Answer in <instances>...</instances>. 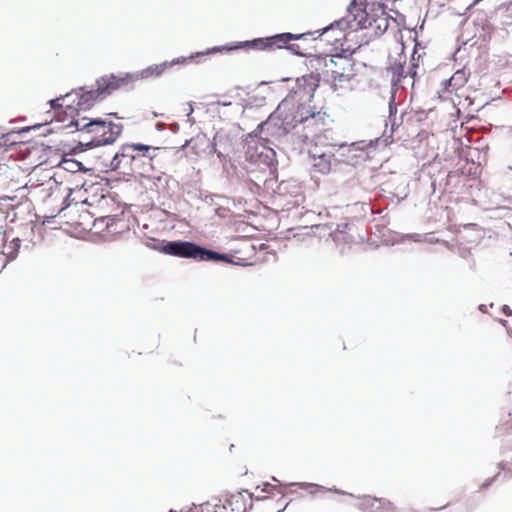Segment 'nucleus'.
Listing matches in <instances>:
<instances>
[{
  "instance_id": "f257e3e1",
  "label": "nucleus",
  "mask_w": 512,
  "mask_h": 512,
  "mask_svg": "<svg viewBox=\"0 0 512 512\" xmlns=\"http://www.w3.org/2000/svg\"><path fill=\"white\" fill-rule=\"evenodd\" d=\"M86 192L87 189H78L75 192L78 197L72 198V193L66 196L64 200L65 206L59 211L62 218H65L66 224L85 228V226L92 222L95 214H99V219L114 221L115 218L102 214L104 206L112 201L111 198L104 194H101L98 198L95 196L92 198L88 196L83 197V194Z\"/></svg>"
},
{
  "instance_id": "f03ea898",
  "label": "nucleus",
  "mask_w": 512,
  "mask_h": 512,
  "mask_svg": "<svg viewBox=\"0 0 512 512\" xmlns=\"http://www.w3.org/2000/svg\"><path fill=\"white\" fill-rule=\"evenodd\" d=\"M68 127L90 134L89 144L94 147L113 143L121 133V126L94 117L73 118Z\"/></svg>"
},
{
  "instance_id": "7ed1b4c3",
  "label": "nucleus",
  "mask_w": 512,
  "mask_h": 512,
  "mask_svg": "<svg viewBox=\"0 0 512 512\" xmlns=\"http://www.w3.org/2000/svg\"><path fill=\"white\" fill-rule=\"evenodd\" d=\"M97 99H100V95L97 89H95L81 94H66L65 96L51 100L50 106L55 111L60 121L65 120V118H61L62 114L73 120V118H82L81 112L89 110Z\"/></svg>"
},
{
  "instance_id": "20e7f679",
  "label": "nucleus",
  "mask_w": 512,
  "mask_h": 512,
  "mask_svg": "<svg viewBox=\"0 0 512 512\" xmlns=\"http://www.w3.org/2000/svg\"><path fill=\"white\" fill-rule=\"evenodd\" d=\"M314 109L311 102L299 101L293 99L292 96H286L274 111V116L281 120L285 129L295 128L307 121Z\"/></svg>"
},
{
  "instance_id": "39448f33",
  "label": "nucleus",
  "mask_w": 512,
  "mask_h": 512,
  "mask_svg": "<svg viewBox=\"0 0 512 512\" xmlns=\"http://www.w3.org/2000/svg\"><path fill=\"white\" fill-rule=\"evenodd\" d=\"M311 35V32L300 34L281 33L270 37L258 38L253 41L246 42V45L257 50L273 51L276 49H288L296 55L304 56V49H302L299 44L291 42L294 40H305L308 36Z\"/></svg>"
},
{
  "instance_id": "423d86ee",
  "label": "nucleus",
  "mask_w": 512,
  "mask_h": 512,
  "mask_svg": "<svg viewBox=\"0 0 512 512\" xmlns=\"http://www.w3.org/2000/svg\"><path fill=\"white\" fill-rule=\"evenodd\" d=\"M165 254L182 257L192 258L200 261L209 260H225L226 256L217 252L202 248L192 242L187 241H171L167 242L161 248Z\"/></svg>"
},
{
  "instance_id": "0eeeda50",
  "label": "nucleus",
  "mask_w": 512,
  "mask_h": 512,
  "mask_svg": "<svg viewBox=\"0 0 512 512\" xmlns=\"http://www.w3.org/2000/svg\"><path fill=\"white\" fill-rule=\"evenodd\" d=\"M353 76V64L350 59L342 55H331L325 70V78L336 89L343 83L350 81Z\"/></svg>"
},
{
  "instance_id": "6e6552de",
  "label": "nucleus",
  "mask_w": 512,
  "mask_h": 512,
  "mask_svg": "<svg viewBox=\"0 0 512 512\" xmlns=\"http://www.w3.org/2000/svg\"><path fill=\"white\" fill-rule=\"evenodd\" d=\"M135 77L129 73L108 74L96 81L97 91L100 99L107 97L118 89L131 86Z\"/></svg>"
},
{
  "instance_id": "1a4fd4ad",
  "label": "nucleus",
  "mask_w": 512,
  "mask_h": 512,
  "mask_svg": "<svg viewBox=\"0 0 512 512\" xmlns=\"http://www.w3.org/2000/svg\"><path fill=\"white\" fill-rule=\"evenodd\" d=\"M151 148V146L144 144H125L114 156L112 165L114 169H120L121 166L131 165L133 161L141 157H149L151 159L149 156Z\"/></svg>"
},
{
  "instance_id": "9d476101",
  "label": "nucleus",
  "mask_w": 512,
  "mask_h": 512,
  "mask_svg": "<svg viewBox=\"0 0 512 512\" xmlns=\"http://www.w3.org/2000/svg\"><path fill=\"white\" fill-rule=\"evenodd\" d=\"M320 79L317 74H307L298 78L295 87L290 91L287 96H292L293 99L312 102L314 93L319 87Z\"/></svg>"
},
{
  "instance_id": "9b49d317",
  "label": "nucleus",
  "mask_w": 512,
  "mask_h": 512,
  "mask_svg": "<svg viewBox=\"0 0 512 512\" xmlns=\"http://www.w3.org/2000/svg\"><path fill=\"white\" fill-rule=\"evenodd\" d=\"M357 507L363 512H396V507L392 502L372 496L360 498Z\"/></svg>"
},
{
  "instance_id": "f8f14e48",
  "label": "nucleus",
  "mask_w": 512,
  "mask_h": 512,
  "mask_svg": "<svg viewBox=\"0 0 512 512\" xmlns=\"http://www.w3.org/2000/svg\"><path fill=\"white\" fill-rule=\"evenodd\" d=\"M251 505L249 496L237 492L227 496L222 505L217 506L215 512H247Z\"/></svg>"
},
{
  "instance_id": "ddd939ff",
  "label": "nucleus",
  "mask_w": 512,
  "mask_h": 512,
  "mask_svg": "<svg viewBox=\"0 0 512 512\" xmlns=\"http://www.w3.org/2000/svg\"><path fill=\"white\" fill-rule=\"evenodd\" d=\"M326 117V112H322L321 110L316 111L314 109L311 116L303 123L304 130H307L312 137L318 135L326 126Z\"/></svg>"
},
{
  "instance_id": "4468645a",
  "label": "nucleus",
  "mask_w": 512,
  "mask_h": 512,
  "mask_svg": "<svg viewBox=\"0 0 512 512\" xmlns=\"http://www.w3.org/2000/svg\"><path fill=\"white\" fill-rule=\"evenodd\" d=\"M331 55H308L306 64L313 70L311 73L325 77V70L327 69L328 62L330 61Z\"/></svg>"
},
{
  "instance_id": "2eb2a0df",
  "label": "nucleus",
  "mask_w": 512,
  "mask_h": 512,
  "mask_svg": "<svg viewBox=\"0 0 512 512\" xmlns=\"http://www.w3.org/2000/svg\"><path fill=\"white\" fill-rule=\"evenodd\" d=\"M314 169L322 174H326L331 170V154L322 153L320 155L312 154Z\"/></svg>"
},
{
  "instance_id": "dca6fc26",
  "label": "nucleus",
  "mask_w": 512,
  "mask_h": 512,
  "mask_svg": "<svg viewBox=\"0 0 512 512\" xmlns=\"http://www.w3.org/2000/svg\"><path fill=\"white\" fill-rule=\"evenodd\" d=\"M498 437L512 435V415L510 413L502 415L499 424L496 426Z\"/></svg>"
},
{
  "instance_id": "f3484780",
  "label": "nucleus",
  "mask_w": 512,
  "mask_h": 512,
  "mask_svg": "<svg viewBox=\"0 0 512 512\" xmlns=\"http://www.w3.org/2000/svg\"><path fill=\"white\" fill-rule=\"evenodd\" d=\"M167 66V63L149 66L141 72V77L149 78L160 76L166 70Z\"/></svg>"
},
{
  "instance_id": "a211bd4d",
  "label": "nucleus",
  "mask_w": 512,
  "mask_h": 512,
  "mask_svg": "<svg viewBox=\"0 0 512 512\" xmlns=\"http://www.w3.org/2000/svg\"><path fill=\"white\" fill-rule=\"evenodd\" d=\"M499 468L501 469V471H503L508 476L512 475V462H510V461H501L499 463Z\"/></svg>"
},
{
  "instance_id": "6ab92c4d",
  "label": "nucleus",
  "mask_w": 512,
  "mask_h": 512,
  "mask_svg": "<svg viewBox=\"0 0 512 512\" xmlns=\"http://www.w3.org/2000/svg\"><path fill=\"white\" fill-rule=\"evenodd\" d=\"M393 74L394 75H398V80H400L401 77H404L403 76V67L402 66H398V67H393Z\"/></svg>"
},
{
  "instance_id": "aec40b11",
  "label": "nucleus",
  "mask_w": 512,
  "mask_h": 512,
  "mask_svg": "<svg viewBox=\"0 0 512 512\" xmlns=\"http://www.w3.org/2000/svg\"><path fill=\"white\" fill-rule=\"evenodd\" d=\"M417 67L418 64L413 63L411 69L409 70L408 74L411 76V78L415 79L417 74Z\"/></svg>"
},
{
  "instance_id": "412c9836",
  "label": "nucleus",
  "mask_w": 512,
  "mask_h": 512,
  "mask_svg": "<svg viewBox=\"0 0 512 512\" xmlns=\"http://www.w3.org/2000/svg\"><path fill=\"white\" fill-rule=\"evenodd\" d=\"M273 499H265L263 502V509L268 510L273 505Z\"/></svg>"
},
{
  "instance_id": "4be33fe9",
  "label": "nucleus",
  "mask_w": 512,
  "mask_h": 512,
  "mask_svg": "<svg viewBox=\"0 0 512 512\" xmlns=\"http://www.w3.org/2000/svg\"><path fill=\"white\" fill-rule=\"evenodd\" d=\"M455 76H456V74L453 77H451V79L449 80L450 84L452 83L453 80H455Z\"/></svg>"
}]
</instances>
